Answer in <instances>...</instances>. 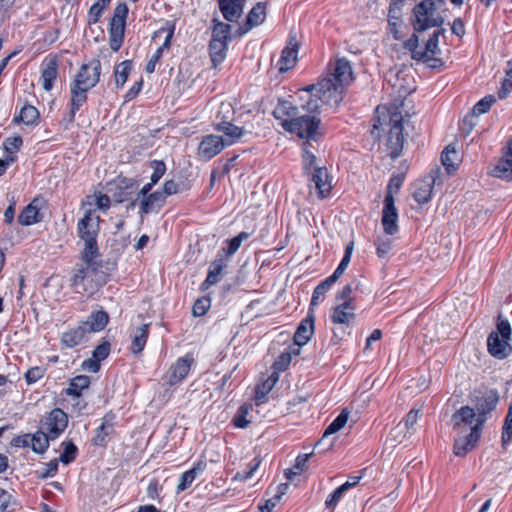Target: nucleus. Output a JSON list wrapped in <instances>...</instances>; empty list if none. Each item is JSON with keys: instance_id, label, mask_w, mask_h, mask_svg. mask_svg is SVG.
I'll return each mask as SVG.
<instances>
[{"instance_id": "1", "label": "nucleus", "mask_w": 512, "mask_h": 512, "mask_svg": "<svg viewBox=\"0 0 512 512\" xmlns=\"http://www.w3.org/2000/svg\"><path fill=\"white\" fill-rule=\"evenodd\" d=\"M344 89L331 77H324L317 84L300 89L301 109L307 113H320L324 107L335 109L343 99Z\"/></svg>"}, {"instance_id": "2", "label": "nucleus", "mask_w": 512, "mask_h": 512, "mask_svg": "<svg viewBox=\"0 0 512 512\" xmlns=\"http://www.w3.org/2000/svg\"><path fill=\"white\" fill-rule=\"evenodd\" d=\"M100 217L95 214L92 208L85 211L84 216L78 221V236L83 242V248L80 252L81 259L90 261L92 258H99V249L97 237L99 234Z\"/></svg>"}, {"instance_id": "3", "label": "nucleus", "mask_w": 512, "mask_h": 512, "mask_svg": "<svg viewBox=\"0 0 512 512\" xmlns=\"http://www.w3.org/2000/svg\"><path fill=\"white\" fill-rule=\"evenodd\" d=\"M445 0H422L413 9V28L417 32L429 28L440 27L444 23L442 12L445 10Z\"/></svg>"}, {"instance_id": "4", "label": "nucleus", "mask_w": 512, "mask_h": 512, "mask_svg": "<svg viewBox=\"0 0 512 512\" xmlns=\"http://www.w3.org/2000/svg\"><path fill=\"white\" fill-rule=\"evenodd\" d=\"M486 421L483 411L477 413L469 406H463L457 410L452 416L453 428L458 433H469L477 430V434H481V429Z\"/></svg>"}, {"instance_id": "5", "label": "nucleus", "mask_w": 512, "mask_h": 512, "mask_svg": "<svg viewBox=\"0 0 512 512\" xmlns=\"http://www.w3.org/2000/svg\"><path fill=\"white\" fill-rule=\"evenodd\" d=\"M128 12V6L124 2L118 3L114 8L108 28L109 45L114 52H117L123 44Z\"/></svg>"}, {"instance_id": "6", "label": "nucleus", "mask_w": 512, "mask_h": 512, "mask_svg": "<svg viewBox=\"0 0 512 512\" xmlns=\"http://www.w3.org/2000/svg\"><path fill=\"white\" fill-rule=\"evenodd\" d=\"M98 259L99 258H92L88 262L81 259V256L79 257L80 262L76 265L71 278V285L76 293L84 294L93 289L89 278L90 273L98 271L100 267Z\"/></svg>"}, {"instance_id": "7", "label": "nucleus", "mask_w": 512, "mask_h": 512, "mask_svg": "<svg viewBox=\"0 0 512 512\" xmlns=\"http://www.w3.org/2000/svg\"><path fill=\"white\" fill-rule=\"evenodd\" d=\"M310 114H301L297 119H294L293 123L287 124L286 132L295 134L302 139H314L320 119Z\"/></svg>"}, {"instance_id": "8", "label": "nucleus", "mask_w": 512, "mask_h": 512, "mask_svg": "<svg viewBox=\"0 0 512 512\" xmlns=\"http://www.w3.org/2000/svg\"><path fill=\"white\" fill-rule=\"evenodd\" d=\"M100 73L101 63L99 60L93 59L80 67L71 84L84 88V90H91L99 82Z\"/></svg>"}, {"instance_id": "9", "label": "nucleus", "mask_w": 512, "mask_h": 512, "mask_svg": "<svg viewBox=\"0 0 512 512\" xmlns=\"http://www.w3.org/2000/svg\"><path fill=\"white\" fill-rule=\"evenodd\" d=\"M68 417L59 409H53L41 422V429L45 431L51 440L57 438L67 427Z\"/></svg>"}, {"instance_id": "10", "label": "nucleus", "mask_w": 512, "mask_h": 512, "mask_svg": "<svg viewBox=\"0 0 512 512\" xmlns=\"http://www.w3.org/2000/svg\"><path fill=\"white\" fill-rule=\"evenodd\" d=\"M213 128L221 134L219 136L222 138L226 147L239 142L246 133L242 127H239L229 121L227 116H223L221 121H215L213 123Z\"/></svg>"}, {"instance_id": "11", "label": "nucleus", "mask_w": 512, "mask_h": 512, "mask_svg": "<svg viewBox=\"0 0 512 512\" xmlns=\"http://www.w3.org/2000/svg\"><path fill=\"white\" fill-rule=\"evenodd\" d=\"M226 148L222 138L215 134H208L202 137L197 154L201 160L209 161Z\"/></svg>"}, {"instance_id": "12", "label": "nucleus", "mask_w": 512, "mask_h": 512, "mask_svg": "<svg viewBox=\"0 0 512 512\" xmlns=\"http://www.w3.org/2000/svg\"><path fill=\"white\" fill-rule=\"evenodd\" d=\"M326 77H331L335 84L345 90L353 81L350 62L345 58L337 59L333 64H330V73Z\"/></svg>"}, {"instance_id": "13", "label": "nucleus", "mask_w": 512, "mask_h": 512, "mask_svg": "<svg viewBox=\"0 0 512 512\" xmlns=\"http://www.w3.org/2000/svg\"><path fill=\"white\" fill-rule=\"evenodd\" d=\"M439 169L432 170L430 174L423 179L416 181L413 185V198L419 204H425L430 201L433 192V186L439 175Z\"/></svg>"}, {"instance_id": "14", "label": "nucleus", "mask_w": 512, "mask_h": 512, "mask_svg": "<svg viewBox=\"0 0 512 512\" xmlns=\"http://www.w3.org/2000/svg\"><path fill=\"white\" fill-rule=\"evenodd\" d=\"M381 221L386 234L394 235L398 232V212L394 204V197L390 192L387 193L384 199Z\"/></svg>"}, {"instance_id": "15", "label": "nucleus", "mask_w": 512, "mask_h": 512, "mask_svg": "<svg viewBox=\"0 0 512 512\" xmlns=\"http://www.w3.org/2000/svg\"><path fill=\"white\" fill-rule=\"evenodd\" d=\"M192 363L193 357L189 354L178 358L166 375L167 383L174 386L183 381L188 375Z\"/></svg>"}, {"instance_id": "16", "label": "nucleus", "mask_w": 512, "mask_h": 512, "mask_svg": "<svg viewBox=\"0 0 512 512\" xmlns=\"http://www.w3.org/2000/svg\"><path fill=\"white\" fill-rule=\"evenodd\" d=\"M490 174L505 181H512V139L508 141L502 158L493 166Z\"/></svg>"}, {"instance_id": "17", "label": "nucleus", "mask_w": 512, "mask_h": 512, "mask_svg": "<svg viewBox=\"0 0 512 512\" xmlns=\"http://www.w3.org/2000/svg\"><path fill=\"white\" fill-rule=\"evenodd\" d=\"M273 115L275 119L279 121L281 127L286 131L287 124L293 123L294 119H297L301 113L299 108L293 105L290 101L279 100L273 111Z\"/></svg>"}, {"instance_id": "18", "label": "nucleus", "mask_w": 512, "mask_h": 512, "mask_svg": "<svg viewBox=\"0 0 512 512\" xmlns=\"http://www.w3.org/2000/svg\"><path fill=\"white\" fill-rule=\"evenodd\" d=\"M509 340L498 336V333H490L487 339L488 352L497 359H505L512 352Z\"/></svg>"}, {"instance_id": "19", "label": "nucleus", "mask_w": 512, "mask_h": 512, "mask_svg": "<svg viewBox=\"0 0 512 512\" xmlns=\"http://www.w3.org/2000/svg\"><path fill=\"white\" fill-rule=\"evenodd\" d=\"M298 56V43L296 36H289V40L285 48L282 50L280 59L278 61V68L280 72H286L291 69L297 62Z\"/></svg>"}, {"instance_id": "20", "label": "nucleus", "mask_w": 512, "mask_h": 512, "mask_svg": "<svg viewBox=\"0 0 512 512\" xmlns=\"http://www.w3.org/2000/svg\"><path fill=\"white\" fill-rule=\"evenodd\" d=\"M355 302L338 303L331 314V320L334 324L350 325L355 319Z\"/></svg>"}, {"instance_id": "21", "label": "nucleus", "mask_w": 512, "mask_h": 512, "mask_svg": "<svg viewBox=\"0 0 512 512\" xmlns=\"http://www.w3.org/2000/svg\"><path fill=\"white\" fill-rule=\"evenodd\" d=\"M246 0H218L223 17L229 22H236L242 15Z\"/></svg>"}, {"instance_id": "22", "label": "nucleus", "mask_w": 512, "mask_h": 512, "mask_svg": "<svg viewBox=\"0 0 512 512\" xmlns=\"http://www.w3.org/2000/svg\"><path fill=\"white\" fill-rule=\"evenodd\" d=\"M314 333V316L311 311H309L306 318H304L295 334H294V344L296 346H304L306 345L309 340L311 339L312 335Z\"/></svg>"}, {"instance_id": "23", "label": "nucleus", "mask_w": 512, "mask_h": 512, "mask_svg": "<svg viewBox=\"0 0 512 512\" xmlns=\"http://www.w3.org/2000/svg\"><path fill=\"white\" fill-rule=\"evenodd\" d=\"M311 174V183L314 185L318 196L320 198L326 197L332 188L327 169L324 167L315 168V171Z\"/></svg>"}, {"instance_id": "24", "label": "nucleus", "mask_w": 512, "mask_h": 512, "mask_svg": "<svg viewBox=\"0 0 512 512\" xmlns=\"http://www.w3.org/2000/svg\"><path fill=\"white\" fill-rule=\"evenodd\" d=\"M226 267L227 261L222 256H218L212 261L208 269L207 277L201 285V289L207 290L212 285L217 284L221 280L222 272Z\"/></svg>"}, {"instance_id": "25", "label": "nucleus", "mask_w": 512, "mask_h": 512, "mask_svg": "<svg viewBox=\"0 0 512 512\" xmlns=\"http://www.w3.org/2000/svg\"><path fill=\"white\" fill-rule=\"evenodd\" d=\"M461 434V436L455 439L454 443V453L457 456H464L468 451L472 450L480 438L476 429L474 432Z\"/></svg>"}, {"instance_id": "26", "label": "nucleus", "mask_w": 512, "mask_h": 512, "mask_svg": "<svg viewBox=\"0 0 512 512\" xmlns=\"http://www.w3.org/2000/svg\"><path fill=\"white\" fill-rule=\"evenodd\" d=\"M149 336V324H142L131 330V347L133 354H139L143 351Z\"/></svg>"}, {"instance_id": "27", "label": "nucleus", "mask_w": 512, "mask_h": 512, "mask_svg": "<svg viewBox=\"0 0 512 512\" xmlns=\"http://www.w3.org/2000/svg\"><path fill=\"white\" fill-rule=\"evenodd\" d=\"M140 213L149 214L155 210L157 207H161L165 202V194L161 191H155L151 194H147L141 197L139 200Z\"/></svg>"}, {"instance_id": "28", "label": "nucleus", "mask_w": 512, "mask_h": 512, "mask_svg": "<svg viewBox=\"0 0 512 512\" xmlns=\"http://www.w3.org/2000/svg\"><path fill=\"white\" fill-rule=\"evenodd\" d=\"M114 419L115 416L113 414H106L103 417V422L97 428L96 434L93 438V442L95 445L102 446L106 443L107 438L114 431Z\"/></svg>"}, {"instance_id": "29", "label": "nucleus", "mask_w": 512, "mask_h": 512, "mask_svg": "<svg viewBox=\"0 0 512 512\" xmlns=\"http://www.w3.org/2000/svg\"><path fill=\"white\" fill-rule=\"evenodd\" d=\"M42 220V216L37 205V200H33L19 214L18 222L23 226H30Z\"/></svg>"}, {"instance_id": "30", "label": "nucleus", "mask_w": 512, "mask_h": 512, "mask_svg": "<svg viewBox=\"0 0 512 512\" xmlns=\"http://www.w3.org/2000/svg\"><path fill=\"white\" fill-rule=\"evenodd\" d=\"M403 126L402 119L395 115L391 119V129H390V140L392 141L395 138V149L391 152L392 158H397L400 155V151L403 145L404 137L402 134Z\"/></svg>"}, {"instance_id": "31", "label": "nucleus", "mask_w": 512, "mask_h": 512, "mask_svg": "<svg viewBox=\"0 0 512 512\" xmlns=\"http://www.w3.org/2000/svg\"><path fill=\"white\" fill-rule=\"evenodd\" d=\"M88 91L89 90H84V88H80L79 86L70 84V94H71L70 120L71 121L74 119L76 112L86 103Z\"/></svg>"}, {"instance_id": "32", "label": "nucleus", "mask_w": 512, "mask_h": 512, "mask_svg": "<svg viewBox=\"0 0 512 512\" xmlns=\"http://www.w3.org/2000/svg\"><path fill=\"white\" fill-rule=\"evenodd\" d=\"M86 328L78 326L64 332L61 336V344L66 348H74L84 340Z\"/></svg>"}, {"instance_id": "33", "label": "nucleus", "mask_w": 512, "mask_h": 512, "mask_svg": "<svg viewBox=\"0 0 512 512\" xmlns=\"http://www.w3.org/2000/svg\"><path fill=\"white\" fill-rule=\"evenodd\" d=\"M57 62L55 59H49L45 63V67L42 70L41 82L42 86L46 91L52 90L54 82L57 78Z\"/></svg>"}, {"instance_id": "34", "label": "nucleus", "mask_w": 512, "mask_h": 512, "mask_svg": "<svg viewBox=\"0 0 512 512\" xmlns=\"http://www.w3.org/2000/svg\"><path fill=\"white\" fill-rule=\"evenodd\" d=\"M441 161L448 174L454 173L460 163V158L457 150L454 147L447 146L441 155Z\"/></svg>"}, {"instance_id": "35", "label": "nucleus", "mask_w": 512, "mask_h": 512, "mask_svg": "<svg viewBox=\"0 0 512 512\" xmlns=\"http://www.w3.org/2000/svg\"><path fill=\"white\" fill-rule=\"evenodd\" d=\"M266 19V5L263 2H258L248 13L246 20V30H250L262 24Z\"/></svg>"}, {"instance_id": "36", "label": "nucleus", "mask_w": 512, "mask_h": 512, "mask_svg": "<svg viewBox=\"0 0 512 512\" xmlns=\"http://www.w3.org/2000/svg\"><path fill=\"white\" fill-rule=\"evenodd\" d=\"M231 40V26L219 20H213L211 42L229 43Z\"/></svg>"}, {"instance_id": "37", "label": "nucleus", "mask_w": 512, "mask_h": 512, "mask_svg": "<svg viewBox=\"0 0 512 512\" xmlns=\"http://www.w3.org/2000/svg\"><path fill=\"white\" fill-rule=\"evenodd\" d=\"M108 321V314L103 310H99L92 312L84 325L88 326L92 332H99L106 327Z\"/></svg>"}, {"instance_id": "38", "label": "nucleus", "mask_w": 512, "mask_h": 512, "mask_svg": "<svg viewBox=\"0 0 512 512\" xmlns=\"http://www.w3.org/2000/svg\"><path fill=\"white\" fill-rule=\"evenodd\" d=\"M419 410L411 409L404 418L403 423H399L392 431L391 435L401 433L406 430L407 433L412 434L414 432L415 425L418 421Z\"/></svg>"}, {"instance_id": "39", "label": "nucleus", "mask_w": 512, "mask_h": 512, "mask_svg": "<svg viewBox=\"0 0 512 512\" xmlns=\"http://www.w3.org/2000/svg\"><path fill=\"white\" fill-rule=\"evenodd\" d=\"M203 470L202 464L199 463L194 466L192 469L185 471L181 474L179 483L177 485V493H181L188 489L194 480L197 478L198 474Z\"/></svg>"}, {"instance_id": "40", "label": "nucleus", "mask_w": 512, "mask_h": 512, "mask_svg": "<svg viewBox=\"0 0 512 512\" xmlns=\"http://www.w3.org/2000/svg\"><path fill=\"white\" fill-rule=\"evenodd\" d=\"M228 44L224 42H211L209 44L210 57L213 67L216 68L226 58Z\"/></svg>"}, {"instance_id": "41", "label": "nucleus", "mask_w": 512, "mask_h": 512, "mask_svg": "<svg viewBox=\"0 0 512 512\" xmlns=\"http://www.w3.org/2000/svg\"><path fill=\"white\" fill-rule=\"evenodd\" d=\"M91 383L90 377L87 375H79L74 377L66 390V394L70 396H80L84 389H87Z\"/></svg>"}, {"instance_id": "42", "label": "nucleus", "mask_w": 512, "mask_h": 512, "mask_svg": "<svg viewBox=\"0 0 512 512\" xmlns=\"http://www.w3.org/2000/svg\"><path fill=\"white\" fill-rule=\"evenodd\" d=\"M277 380L278 376L276 373H273L265 381L257 385L255 390V400L257 403H263L265 401L266 395L272 390Z\"/></svg>"}, {"instance_id": "43", "label": "nucleus", "mask_w": 512, "mask_h": 512, "mask_svg": "<svg viewBox=\"0 0 512 512\" xmlns=\"http://www.w3.org/2000/svg\"><path fill=\"white\" fill-rule=\"evenodd\" d=\"M30 447L36 453H43L49 446L50 436L42 429L31 435Z\"/></svg>"}, {"instance_id": "44", "label": "nucleus", "mask_w": 512, "mask_h": 512, "mask_svg": "<svg viewBox=\"0 0 512 512\" xmlns=\"http://www.w3.org/2000/svg\"><path fill=\"white\" fill-rule=\"evenodd\" d=\"M311 147L312 145L310 143H305L303 145L302 165L306 174H311L313 171H315V168H320L317 166L316 156L310 150Z\"/></svg>"}, {"instance_id": "45", "label": "nucleus", "mask_w": 512, "mask_h": 512, "mask_svg": "<svg viewBox=\"0 0 512 512\" xmlns=\"http://www.w3.org/2000/svg\"><path fill=\"white\" fill-rule=\"evenodd\" d=\"M110 204L111 200L109 196L102 193H95L92 196H88L86 202L84 203V205L94 207V209H92L93 211L96 209L106 211L110 207Z\"/></svg>"}, {"instance_id": "46", "label": "nucleus", "mask_w": 512, "mask_h": 512, "mask_svg": "<svg viewBox=\"0 0 512 512\" xmlns=\"http://www.w3.org/2000/svg\"><path fill=\"white\" fill-rule=\"evenodd\" d=\"M39 118L38 110L32 105H25L18 117H15V121H21L25 125H33L37 123Z\"/></svg>"}, {"instance_id": "47", "label": "nucleus", "mask_w": 512, "mask_h": 512, "mask_svg": "<svg viewBox=\"0 0 512 512\" xmlns=\"http://www.w3.org/2000/svg\"><path fill=\"white\" fill-rule=\"evenodd\" d=\"M349 417V412L347 410H342V412L330 423V425L326 428L323 439L328 437L329 435L335 434L340 431L346 425Z\"/></svg>"}, {"instance_id": "48", "label": "nucleus", "mask_w": 512, "mask_h": 512, "mask_svg": "<svg viewBox=\"0 0 512 512\" xmlns=\"http://www.w3.org/2000/svg\"><path fill=\"white\" fill-rule=\"evenodd\" d=\"M260 464H261V459L258 457H255L249 463L248 470L245 472H237L232 477V482H245V481L251 479L254 476L255 472L259 469Z\"/></svg>"}, {"instance_id": "49", "label": "nucleus", "mask_w": 512, "mask_h": 512, "mask_svg": "<svg viewBox=\"0 0 512 512\" xmlns=\"http://www.w3.org/2000/svg\"><path fill=\"white\" fill-rule=\"evenodd\" d=\"M109 4V0H98L94 3L88 12V23L96 24Z\"/></svg>"}, {"instance_id": "50", "label": "nucleus", "mask_w": 512, "mask_h": 512, "mask_svg": "<svg viewBox=\"0 0 512 512\" xmlns=\"http://www.w3.org/2000/svg\"><path fill=\"white\" fill-rule=\"evenodd\" d=\"M250 237L248 232H240L237 236L227 241L228 247L223 249L227 257L234 255L241 247L242 243Z\"/></svg>"}, {"instance_id": "51", "label": "nucleus", "mask_w": 512, "mask_h": 512, "mask_svg": "<svg viewBox=\"0 0 512 512\" xmlns=\"http://www.w3.org/2000/svg\"><path fill=\"white\" fill-rule=\"evenodd\" d=\"M132 67L130 61L121 62L115 69V83L121 88L126 83Z\"/></svg>"}, {"instance_id": "52", "label": "nucleus", "mask_w": 512, "mask_h": 512, "mask_svg": "<svg viewBox=\"0 0 512 512\" xmlns=\"http://www.w3.org/2000/svg\"><path fill=\"white\" fill-rule=\"evenodd\" d=\"M397 3H392L389 9L388 24L395 39H399L397 26L400 22V8Z\"/></svg>"}, {"instance_id": "53", "label": "nucleus", "mask_w": 512, "mask_h": 512, "mask_svg": "<svg viewBox=\"0 0 512 512\" xmlns=\"http://www.w3.org/2000/svg\"><path fill=\"white\" fill-rule=\"evenodd\" d=\"M512 440V404L509 406L502 428V443L508 445Z\"/></svg>"}, {"instance_id": "54", "label": "nucleus", "mask_w": 512, "mask_h": 512, "mask_svg": "<svg viewBox=\"0 0 512 512\" xmlns=\"http://www.w3.org/2000/svg\"><path fill=\"white\" fill-rule=\"evenodd\" d=\"M149 166L153 171L150 176V181L152 184H157L166 172V165L161 160H153L150 162Z\"/></svg>"}, {"instance_id": "55", "label": "nucleus", "mask_w": 512, "mask_h": 512, "mask_svg": "<svg viewBox=\"0 0 512 512\" xmlns=\"http://www.w3.org/2000/svg\"><path fill=\"white\" fill-rule=\"evenodd\" d=\"M496 101V98L493 95H487L481 100H479L473 107V114L476 116L482 115L486 113L492 106V104Z\"/></svg>"}, {"instance_id": "56", "label": "nucleus", "mask_w": 512, "mask_h": 512, "mask_svg": "<svg viewBox=\"0 0 512 512\" xmlns=\"http://www.w3.org/2000/svg\"><path fill=\"white\" fill-rule=\"evenodd\" d=\"M418 42V36L416 34H412L404 44L405 48L412 53V58L415 60L424 59L426 57V53H422L421 50H418Z\"/></svg>"}, {"instance_id": "57", "label": "nucleus", "mask_w": 512, "mask_h": 512, "mask_svg": "<svg viewBox=\"0 0 512 512\" xmlns=\"http://www.w3.org/2000/svg\"><path fill=\"white\" fill-rule=\"evenodd\" d=\"M353 248H354V244L353 242H350L347 244L346 248H345V253H344V256L342 258V260L340 261L338 267L335 269L334 273L340 277L343 275V273L345 272L346 268L348 267L350 261H351V256H352V253H353Z\"/></svg>"}, {"instance_id": "58", "label": "nucleus", "mask_w": 512, "mask_h": 512, "mask_svg": "<svg viewBox=\"0 0 512 512\" xmlns=\"http://www.w3.org/2000/svg\"><path fill=\"white\" fill-rule=\"evenodd\" d=\"M440 33V31H435L427 40L425 49L422 51V53H426V57L428 55H435L439 52L438 44Z\"/></svg>"}, {"instance_id": "59", "label": "nucleus", "mask_w": 512, "mask_h": 512, "mask_svg": "<svg viewBox=\"0 0 512 512\" xmlns=\"http://www.w3.org/2000/svg\"><path fill=\"white\" fill-rule=\"evenodd\" d=\"M63 446L64 450L63 453L60 455V460L64 464H69L76 457L77 447L72 442H64Z\"/></svg>"}, {"instance_id": "60", "label": "nucleus", "mask_w": 512, "mask_h": 512, "mask_svg": "<svg viewBox=\"0 0 512 512\" xmlns=\"http://www.w3.org/2000/svg\"><path fill=\"white\" fill-rule=\"evenodd\" d=\"M392 248V241L388 238L378 237L376 240V253L379 258H385Z\"/></svg>"}, {"instance_id": "61", "label": "nucleus", "mask_w": 512, "mask_h": 512, "mask_svg": "<svg viewBox=\"0 0 512 512\" xmlns=\"http://www.w3.org/2000/svg\"><path fill=\"white\" fill-rule=\"evenodd\" d=\"M249 412V408L245 405H242L238 409L237 415L233 419V424L237 428H246L248 424L250 423L249 420H247V415Z\"/></svg>"}, {"instance_id": "62", "label": "nucleus", "mask_w": 512, "mask_h": 512, "mask_svg": "<svg viewBox=\"0 0 512 512\" xmlns=\"http://www.w3.org/2000/svg\"><path fill=\"white\" fill-rule=\"evenodd\" d=\"M497 404V397L495 395H489L485 397L480 403H478L476 407L477 413L483 411L485 413V416L487 413L492 411Z\"/></svg>"}, {"instance_id": "63", "label": "nucleus", "mask_w": 512, "mask_h": 512, "mask_svg": "<svg viewBox=\"0 0 512 512\" xmlns=\"http://www.w3.org/2000/svg\"><path fill=\"white\" fill-rule=\"evenodd\" d=\"M23 144V140L20 136H12L5 139L3 142L4 149L9 154L16 153Z\"/></svg>"}, {"instance_id": "64", "label": "nucleus", "mask_w": 512, "mask_h": 512, "mask_svg": "<svg viewBox=\"0 0 512 512\" xmlns=\"http://www.w3.org/2000/svg\"><path fill=\"white\" fill-rule=\"evenodd\" d=\"M211 301L209 298L203 297L198 299L192 308V313L196 317L203 316L210 308Z\"/></svg>"}]
</instances>
